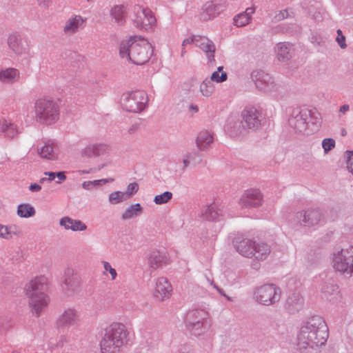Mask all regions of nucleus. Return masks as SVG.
Returning <instances> with one entry per match:
<instances>
[{
  "label": "nucleus",
  "instance_id": "f257e3e1",
  "mask_svg": "<svg viewBox=\"0 0 353 353\" xmlns=\"http://www.w3.org/2000/svg\"><path fill=\"white\" fill-rule=\"evenodd\" d=\"M328 327L324 319L314 315L303 321L296 334V347L301 353H315L328 339Z\"/></svg>",
  "mask_w": 353,
  "mask_h": 353
},
{
  "label": "nucleus",
  "instance_id": "f03ea898",
  "mask_svg": "<svg viewBox=\"0 0 353 353\" xmlns=\"http://www.w3.org/2000/svg\"><path fill=\"white\" fill-rule=\"evenodd\" d=\"M129 331L121 323H112L103 330L99 342L101 353H120L128 345Z\"/></svg>",
  "mask_w": 353,
  "mask_h": 353
},
{
  "label": "nucleus",
  "instance_id": "7ed1b4c3",
  "mask_svg": "<svg viewBox=\"0 0 353 353\" xmlns=\"http://www.w3.org/2000/svg\"><path fill=\"white\" fill-rule=\"evenodd\" d=\"M153 54V48L149 41L143 38L132 37L121 41L119 54L122 59L132 61L136 65L148 62Z\"/></svg>",
  "mask_w": 353,
  "mask_h": 353
},
{
  "label": "nucleus",
  "instance_id": "20e7f679",
  "mask_svg": "<svg viewBox=\"0 0 353 353\" xmlns=\"http://www.w3.org/2000/svg\"><path fill=\"white\" fill-rule=\"evenodd\" d=\"M232 243L239 254L257 261H265L271 252L270 247L268 243L256 241L243 235H237L234 237Z\"/></svg>",
  "mask_w": 353,
  "mask_h": 353
},
{
  "label": "nucleus",
  "instance_id": "39448f33",
  "mask_svg": "<svg viewBox=\"0 0 353 353\" xmlns=\"http://www.w3.org/2000/svg\"><path fill=\"white\" fill-rule=\"evenodd\" d=\"M46 279L44 277H35L25 286V293L28 298L29 305L33 313L39 316L48 305L49 299L44 293Z\"/></svg>",
  "mask_w": 353,
  "mask_h": 353
},
{
  "label": "nucleus",
  "instance_id": "423d86ee",
  "mask_svg": "<svg viewBox=\"0 0 353 353\" xmlns=\"http://www.w3.org/2000/svg\"><path fill=\"white\" fill-rule=\"evenodd\" d=\"M242 121L241 123L228 121L226 125L227 130L232 136L243 133L245 129L256 130L261 124V112L253 106H247L241 112Z\"/></svg>",
  "mask_w": 353,
  "mask_h": 353
},
{
  "label": "nucleus",
  "instance_id": "0eeeda50",
  "mask_svg": "<svg viewBox=\"0 0 353 353\" xmlns=\"http://www.w3.org/2000/svg\"><path fill=\"white\" fill-rule=\"evenodd\" d=\"M185 325L192 334L199 336L203 334L211 325L208 305H198L190 310L186 316Z\"/></svg>",
  "mask_w": 353,
  "mask_h": 353
},
{
  "label": "nucleus",
  "instance_id": "6e6552de",
  "mask_svg": "<svg viewBox=\"0 0 353 353\" xmlns=\"http://www.w3.org/2000/svg\"><path fill=\"white\" fill-rule=\"evenodd\" d=\"M34 108L35 119L40 123L52 125L59 119V105L50 97H41L37 99Z\"/></svg>",
  "mask_w": 353,
  "mask_h": 353
},
{
  "label": "nucleus",
  "instance_id": "1a4fd4ad",
  "mask_svg": "<svg viewBox=\"0 0 353 353\" xmlns=\"http://www.w3.org/2000/svg\"><path fill=\"white\" fill-rule=\"evenodd\" d=\"M148 104V94L143 90L126 92L121 97L123 109L129 112L141 113L146 109Z\"/></svg>",
  "mask_w": 353,
  "mask_h": 353
},
{
  "label": "nucleus",
  "instance_id": "9d476101",
  "mask_svg": "<svg viewBox=\"0 0 353 353\" xmlns=\"http://www.w3.org/2000/svg\"><path fill=\"white\" fill-rule=\"evenodd\" d=\"M332 265L336 272L345 276H351L353 274V246L334 253Z\"/></svg>",
  "mask_w": 353,
  "mask_h": 353
},
{
  "label": "nucleus",
  "instance_id": "9b49d317",
  "mask_svg": "<svg viewBox=\"0 0 353 353\" xmlns=\"http://www.w3.org/2000/svg\"><path fill=\"white\" fill-rule=\"evenodd\" d=\"M281 296V289L274 284L268 283L254 288L253 299L259 304L270 306L277 303Z\"/></svg>",
  "mask_w": 353,
  "mask_h": 353
},
{
  "label": "nucleus",
  "instance_id": "f8f14e48",
  "mask_svg": "<svg viewBox=\"0 0 353 353\" xmlns=\"http://www.w3.org/2000/svg\"><path fill=\"white\" fill-rule=\"evenodd\" d=\"M132 20L134 26L145 30L153 29L157 23L153 12L138 4L132 8Z\"/></svg>",
  "mask_w": 353,
  "mask_h": 353
},
{
  "label": "nucleus",
  "instance_id": "ddd939ff",
  "mask_svg": "<svg viewBox=\"0 0 353 353\" xmlns=\"http://www.w3.org/2000/svg\"><path fill=\"white\" fill-rule=\"evenodd\" d=\"M226 0H212L205 2L201 8L199 18L203 21H208L216 18L227 8Z\"/></svg>",
  "mask_w": 353,
  "mask_h": 353
},
{
  "label": "nucleus",
  "instance_id": "4468645a",
  "mask_svg": "<svg viewBox=\"0 0 353 353\" xmlns=\"http://www.w3.org/2000/svg\"><path fill=\"white\" fill-rule=\"evenodd\" d=\"M251 77L257 88L263 92H272L279 88V84L274 79L263 70H255L252 72Z\"/></svg>",
  "mask_w": 353,
  "mask_h": 353
},
{
  "label": "nucleus",
  "instance_id": "2eb2a0df",
  "mask_svg": "<svg viewBox=\"0 0 353 353\" xmlns=\"http://www.w3.org/2000/svg\"><path fill=\"white\" fill-rule=\"evenodd\" d=\"M310 109L307 108H294L288 120L289 125L297 131L302 132L307 127Z\"/></svg>",
  "mask_w": 353,
  "mask_h": 353
},
{
  "label": "nucleus",
  "instance_id": "dca6fc26",
  "mask_svg": "<svg viewBox=\"0 0 353 353\" xmlns=\"http://www.w3.org/2000/svg\"><path fill=\"white\" fill-rule=\"evenodd\" d=\"M7 44L9 49L17 56H22L28 53V40L18 32H13L8 35Z\"/></svg>",
  "mask_w": 353,
  "mask_h": 353
},
{
  "label": "nucleus",
  "instance_id": "f3484780",
  "mask_svg": "<svg viewBox=\"0 0 353 353\" xmlns=\"http://www.w3.org/2000/svg\"><path fill=\"white\" fill-rule=\"evenodd\" d=\"M80 312L74 307H69L63 310L57 319L56 324L58 327H70L76 325L80 322Z\"/></svg>",
  "mask_w": 353,
  "mask_h": 353
},
{
  "label": "nucleus",
  "instance_id": "a211bd4d",
  "mask_svg": "<svg viewBox=\"0 0 353 353\" xmlns=\"http://www.w3.org/2000/svg\"><path fill=\"white\" fill-rule=\"evenodd\" d=\"M263 201V196L259 189L251 188L244 192L240 198L239 204L243 208L260 207Z\"/></svg>",
  "mask_w": 353,
  "mask_h": 353
},
{
  "label": "nucleus",
  "instance_id": "6ab92c4d",
  "mask_svg": "<svg viewBox=\"0 0 353 353\" xmlns=\"http://www.w3.org/2000/svg\"><path fill=\"white\" fill-rule=\"evenodd\" d=\"M321 296L323 299L332 303H337L341 300L339 287L334 281H328L323 283Z\"/></svg>",
  "mask_w": 353,
  "mask_h": 353
},
{
  "label": "nucleus",
  "instance_id": "aec40b11",
  "mask_svg": "<svg viewBox=\"0 0 353 353\" xmlns=\"http://www.w3.org/2000/svg\"><path fill=\"white\" fill-rule=\"evenodd\" d=\"M196 39V46L202 50L208 59V63L212 65L215 62L214 53L216 46L212 41L207 37L198 35Z\"/></svg>",
  "mask_w": 353,
  "mask_h": 353
},
{
  "label": "nucleus",
  "instance_id": "412c9836",
  "mask_svg": "<svg viewBox=\"0 0 353 353\" xmlns=\"http://www.w3.org/2000/svg\"><path fill=\"white\" fill-rule=\"evenodd\" d=\"M296 218L302 225L310 227L317 225L320 222L322 214L319 209L310 208L299 212Z\"/></svg>",
  "mask_w": 353,
  "mask_h": 353
},
{
  "label": "nucleus",
  "instance_id": "4be33fe9",
  "mask_svg": "<svg viewBox=\"0 0 353 353\" xmlns=\"http://www.w3.org/2000/svg\"><path fill=\"white\" fill-rule=\"evenodd\" d=\"M81 285V278L74 270L68 268L64 272L63 289L67 294H72L78 290Z\"/></svg>",
  "mask_w": 353,
  "mask_h": 353
},
{
  "label": "nucleus",
  "instance_id": "5701e85b",
  "mask_svg": "<svg viewBox=\"0 0 353 353\" xmlns=\"http://www.w3.org/2000/svg\"><path fill=\"white\" fill-rule=\"evenodd\" d=\"M172 293V287L168 280L165 277H160L156 282L154 291V297L161 301L170 298Z\"/></svg>",
  "mask_w": 353,
  "mask_h": 353
},
{
  "label": "nucleus",
  "instance_id": "b1692460",
  "mask_svg": "<svg viewBox=\"0 0 353 353\" xmlns=\"http://www.w3.org/2000/svg\"><path fill=\"white\" fill-rule=\"evenodd\" d=\"M21 133L19 126L10 119H0V135L8 140H13Z\"/></svg>",
  "mask_w": 353,
  "mask_h": 353
},
{
  "label": "nucleus",
  "instance_id": "393cba45",
  "mask_svg": "<svg viewBox=\"0 0 353 353\" xmlns=\"http://www.w3.org/2000/svg\"><path fill=\"white\" fill-rule=\"evenodd\" d=\"M86 19L82 16L74 14L69 17L65 22L63 27V32L64 34L71 36L83 28Z\"/></svg>",
  "mask_w": 353,
  "mask_h": 353
},
{
  "label": "nucleus",
  "instance_id": "a878e982",
  "mask_svg": "<svg viewBox=\"0 0 353 353\" xmlns=\"http://www.w3.org/2000/svg\"><path fill=\"white\" fill-rule=\"evenodd\" d=\"M37 153L41 158L50 161H56L59 157L56 143L53 141L45 142L43 145L38 147Z\"/></svg>",
  "mask_w": 353,
  "mask_h": 353
},
{
  "label": "nucleus",
  "instance_id": "bb28decb",
  "mask_svg": "<svg viewBox=\"0 0 353 353\" xmlns=\"http://www.w3.org/2000/svg\"><path fill=\"white\" fill-rule=\"evenodd\" d=\"M223 215V208L216 203L205 206L201 212V216L207 221L219 220Z\"/></svg>",
  "mask_w": 353,
  "mask_h": 353
},
{
  "label": "nucleus",
  "instance_id": "cd10ccee",
  "mask_svg": "<svg viewBox=\"0 0 353 353\" xmlns=\"http://www.w3.org/2000/svg\"><path fill=\"white\" fill-rule=\"evenodd\" d=\"M59 225L65 230L83 232L87 230V225L79 219H74L70 216H63L59 219Z\"/></svg>",
  "mask_w": 353,
  "mask_h": 353
},
{
  "label": "nucleus",
  "instance_id": "c85d7f7f",
  "mask_svg": "<svg viewBox=\"0 0 353 353\" xmlns=\"http://www.w3.org/2000/svg\"><path fill=\"white\" fill-rule=\"evenodd\" d=\"M304 300L299 292L290 294L285 303V308L289 313L294 314L301 310L303 306Z\"/></svg>",
  "mask_w": 353,
  "mask_h": 353
},
{
  "label": "nucleus",
  "instance_id": "c756f323",
  "mask_svg": "<svg viewBox=\"0 0 353 353\" xmlns=\"http://www.w3.org/2000/svg\"><path fill=\"white\" fill-rule=\"evenodd\" d=\"M213 141V134L208 130L201 131L196 139V144L200 151L208 150L210 148Z\"/></svg>",
  "mask_w": 353,
  "mask_h": 353
},
{
  "label": "nucleus",
  "instance_id": "7c9ffc66",
  "mask_svg": "<svg viewBox=\"0 0 353 353\" xmlns=\"http://www.w3.org/2000/svg\"><path fill=\"white\" fill-rule=\"evenodd\" d=\"M20 79V72L14 68L0 70V82L5 84H13Z\"/></svg>",
  "mask_w": 353,
  "mask_h": 353
},
{
  "label": "nucleus",
  "instance_id": "2f4dec72",
  "mask_svg": "<svg viewBox=\"0 0 353 353\" xmlns=\"http://www.w3.org/2000/svg\"><path fill=\"white\" fill-rule=\"evenodd\" d=\"M255 11V6L247 8L244 12L238 14L234 17L233 24L236 27L245 26L251 22L252 14Z\"/></svg>",
  "mask_w": 353,
  "mask_h": 353
},
{
  "label": "nucleus",
  "instance_id": "473e14b6",
  "mask_svg": "<svg viewBox=\"0 0 353 353\" xmlns=\"http://www.w3.org/2000/svg\"><path fill=\"white\" fill-rule=\"evenodd\" d=\"M111 18L118 25L122 26L126 21L127 7L125 5H115L110 10Z\"/></svg>",
  "mask_w": 353,
  "mask_h": 353
},
{
  "label": "nucleus",
  "instance_id": "72a5a7b5",
  "mask_svg": "<svg viewBox=\"0 0 353 353\" xmlns=\"http://www.w3.org/2000/svg\"><path fill=\"white\" fill-rule=\"evenodd\" d=\"M275 52L278 59L282 62L292 57L291 46L287 43H279L275 48Z\"/></svg>",
  "mask_w": 353,
  "mask_h": 353
},
{
  "label": "nucleus",
  "instance_id": "f704fd0d",
  "mask_svg": "<svg viewBox=\"0 0 353 353\" xmlns=\"http://www.w3.org/2000/svg\"><path fill=\"white\" fill-rule=\"evenodd\" d=\"M148 263L151 268L157 269L166 263V256L159 250H152L148 257Z\"/></svg>",
  "mask_w": 353,
  "mask_h": 353
},
{
  "label": "nucleus",
  "instance_id": "c9c22d12",
  "mask_svg": "<svg viewBox=\"0 0 353 353\" xmlns=\"http://www.w3.org/2000/svg\"><path fill=\"white\" fill-rule=\"evenodd\" d=\"M143 212V208L140 203H134L127 208L121 214L123 220H128L139 216Z\"/></svg>",
  "mask_w": 353,
  "mask_h": 353
},
{
  "label": "nucleus",
  "instance_id": "e433bc0d",
  "mask_svg": "<svg viewBox=\"0 0 353 353\" xmlns=\"http://www.w3.org/2000/svg\"><path fill=\"white\" fill-rule=\"evenodd\" d=\"M17 214L21 218L28 219L34 216L36 210L31 204L23 203L17 206Z\"/></svg>",
  "mask_w": 353,
  "mask_h": 353
},
{
  "label": "nucleus",
  "instance_id": "4c0bfd02",
  "mask_svg": "<svg viewBox=\"0 0 353 353\" xmlns=\"http://www.w3.org/2000/svg\"><path fill=\"white\" fill-rule=\"evenodd\" d=\"M214 91V85L211 80L206 78L200 85V92L205 97H210Z\"/></svg>",
  "mask_w": 353,
  "mask_h": 353
},
{
  "label": "nucleus",
  "instance_id": "58836bf2",
  "mask_svg": "<svg viewBox=\"0 0 353 353\" xmlns=\"http://www.w3.org/2000/svg\"><path fill=\"white\" fill-rule=\"evenodd\" d=\"M208 79L211 80L212 83H222L227 80L228 74L223 71V67L219 66L217 68V70L211 74L210 78Z\"/></svg>",
  "mask_w": 353,
  "mask_h": 353
},
{
  "label": "nucleus",
  "instance_id": "ea45409f",
  "mask_svg": "<svg viewBox=\"0 0 353 353\" xmlns=\"http://www.w3.org/2000/svg\"><path fill=\"white\" fill-rule=\"evenodd\" d=\"M128 200L123 192L115 191L108 196V201L112 205H116Z\"/></svg>",
  "mask_w": 353,
  "mask_h": 353
},
{
  "label": "nucleus",
  "instance_id": "a19ab883",
  "mask_svg": "<svg viewBox=\"0 0 353 353\" xmlns=\"http://www.w3.org/2000/svg\"><path fill=\"white\" fill-rule=\"evenodd\" d=\"M172 198V193L165 191L163 194L157 195L154 198V202L157 205H162L168 203Z\"/></svg>",
  "mask_w": 353,
  "mask_h": 353
},
{
  "label": "nucleus",
  "instance_id": "79ce46f5",
  "mask_svg": "<svg viewBox=\"0 0 353 353\" xmlns=\"http://www.w3.org/2000/svg\"><path fill=\"white\" fill-rule=\"evenodd\" d=\"M93 145L95 157L108 154L110 151V147L107 144L95 143Z\"/></svg>",
  "mask_w": 353,
  "mask_h": 353
},
{
  "label": "nucleus",
  "instance_id": "37998d69",
  "mask_svg": "<svg viewBox=\"0 0 353 353\" xmlns=\"http://www.w3.org/2000/svg\"><path fill=\"white\" fill-rule=\"evenodd\" d=\"M80 155L82 158H93L94 157V145L90 144L81 150Z\"/></svg>",
  "mask_w": 353,
  "mask_h": 353
},
{
  "label": "nucleus",
  "instance_id": "c03bdc74",
  "mask_svg": "<svg viewBox=\"0 0 353 353\" xmlns=\"http://www.w3.org/2000/svg\"><path fill=\"white\" fill-rule=\"evenodd\" d=\"M308 13L315 21H320L323 19L322 12L317 7L314 8L313 6H310Z\"/></svg>",
  "mask_w": 353,
  "mask_h": 353
},
{
  "label": "nucleus",
  "instance_id": "a18cd8bd",
  "mask_svg": "<svg viewBox=\"0 0 353 353\" xmlns=\"http://www.w3.org/2000/svg\"><path fill=\"white\" fill-rule=\"evenodd\" d=\"M139 190V185L136 182L130 183L126 188V191L123 192L128 199H130Z\"/></svg>",
  "mask_w": 353,
  "mask_h": 353
},
{
  "label": "nucleus",
  "instance_id": "49530a36",
  "mask_svg": "<svg viewBox=\"0 0 353 353\" xmlns=\"http://www.w3.org/2000/svg\"><path fill=\"white\" fill-rule=\"evenodd\" d=\"M102 263L103 265V268H104L103 274L105 275L106 272H108L110 274L111 280L112 281L115 280L117 276V272L116 270L114 268H113L111 266L110 263L108 261H102Z\"/></svg>",
  "mask_w": 353,
  "mask_h": 353
},
{
  "label": "nucleus",
  "instance_id": "de8ad7c7",
  "mask_svg": "<svg viewBox=\"0 0 353 353\" xmlns=\"http://www.w3.org/2000/svg\"><path fill=\"white\" fill-rule=\"evenodd\" d=\"M310 113L308 122H311L312 124H318L321 123V114L316 109H310Z\"/></svg>",
  "mask_w": 353,
  "mask_h": 353
},
{
  "label": "nucleus",
  "instance_id": "09e8293b",
  "mask_svg": "<svg viewBox=\"0 0 353 353\" xmlns=\"http://www.w3.org/2000/svg\"><path fill=\"white\" fill-rule=\"evenodd\" d=\"M322 147L326 154L335 147V141L332 138H326L322 141Z\"/></svg>",
  "mask_w": 353,
  "mask_h": 353
},
{
  "label": "nucleus",
  "instance_id": "8fccbe9b",
  "mask_svg": "<svg viewBox=\"0 0 353 353\" xmlns=\"http://www.w3.org/2000/svg\"><path fill=\"white\" fill-rule=\"evenodd\" d=\"M8 235L7 240L12 239L14 236H19L21 234L20 229L15 225H8Z\"/></svg>",
  "mask_w": 353,
  "mask_h": 353
},
{
  "label": "nucleus",
  "instance_id": "3c124183",
  "mask_svg": "<svg viewBox=\"0 0 353 353\" xmlns=\"http://www.w3.org/2000/svg\"><path fill=\"white\" fill-rule=\"evenodd\" d=\"M347 168L353 175V151H346Z\"/></svg>",
  "mask_w": 353,
  "mask_h": 353
},
{
  "label": "nucleus",
  "instance_id": "603ef678",
  "mask_svg": "<svg viewBox=\"0 0 353 353\" xmlns=\"http://www.w3.org/2000/svg\"><path fill=\"white\" fill-rule=\"evenodd\" d=\"M290 17L288 10H281L276 14L274 19L276 21H281Z\"/></svg>",
  "mask_w": 353,
  "mask_h": 353
},
{
  "label": "nucleus",
  "instance_id": "864d4df0",
  "mask_svg": "<svg viewBox=\"0 0 353 353\" xmlns=\"http://www.w3.org/2000/svg\"><path fill=\"white\" fill-rule=\"evenodd\" d=\"M198 152L196 151H192V152H187L183 155V157H185L191 163L195 161L196 159L198 157Z\"/></svg>",
  "mask_w": 353,
  "mask_h": 353
},
{
  "label": "nucleus",
  "instance_id": "5fc2aeb1",
  "mask_svg": "<svg viewBox=\"0 0 353 353\" xmlns=\"http://www.w3.org/2000/svg\"><path fill=\"white\" fill-rule=\"evenodd\" d=\"M97 185H98V184H97V180L86 181L83 182V183H82V188L83 189L88 190H91Z\"/></svg>",
  "mask_w": 353,
  "mask_h": 353
},
{
  "label": "nucleus",
  "instance_id": "6e6d98bb",
  "mask_svg": "<svg viewBox=\"0 0 353 353\" xmlns=\"http://www.w3.org/2000/svg\"><path fill=\"white\" fill-rule=\"evenodd\" d=\"M8 225L0 223V238L7 240L8 234Z\"/></svg>",
  "mask_w": 353,
  "mask_h": 353
},
{
  "label": "nucleus",
  "instance_id": "4d7b16f0",
  "mask_svg": "<svg viewBox=\"0 0 353 353\" xmlns=\"http://www.w3.org/2000/svg\"><path fill=\"white\" fill-rule=\"evenodd\" d=\"M198 35H192L190 37L185 39L182 42V46L194 43L196 46V39H197Z\"/></svg>",
  "mask_w": 353,
  "mask_h": 353
},
{
  "label": "nucleus",
  "instance_id": "13d9d810",
  "mask_svg": "<svg viewBox=\"0 0 353 353\" xmlns=\"http://www.w3.org/2000/svg\"><path fill=\"white\" fill-rule=\"evenodd\" d=\"M336 40L339 43V46L341 47V48L345 49L347 47L345 43V37L344 35H338Z\"/></svg>",
  "mask_w": 353,
  "mask_h": 353
},
{
  "label": "nucleus",
  "instance_id": "bf43d9fd",
  "mask_svg": "<svg viewBox=\"0 0 353 353\" xmlns=\"http://www.w3.org/2000/svg\"><path fill=\"white\" fill-rule=\"evenodd\" d=\"M57 177L59 181H57L56 183L58 184H60L62 181H65L66 179V176L64 172H55V177Z\"/></svg>",
  "mask_w": 353,
  "mask_h": 353
},
{
  "label": "nucleus",
  "instance_id": "052dcab7",
  "mask_svg": "<svg viewBox=\"0 0 353 353\" xmlns=\"http://www.w3.org/2000/svg\"><path fill=\"white\" fill-rule=\"evenodd\" d=\"M213 288L223 297H225V299H227V300H228L229 301H232L233 299L232 297L226 295L223 290L222 289H221L217 285H214Z\"/></svg>",
  "mask_w": 353,
  "mask_h": 353
},
{
  "label": "nucleus",
  "instance_id": "680f3d73",
  "mask_svg": "<svg viewBox=\"0 0 353 353\" xmlns=\"http://www.w3.org/2000/svg\"><path fill=\"white\" fill-rule=\"evenodd\" d=\"M29 190L32 192H39L41 190V186L37 183H31L29 186Z\"/></svg>",
  "mask_w": 353,
  "mask_h": 353
},
{
  "label": "nucleus",
  "instance_id": "e2e57ef3",
  "mask_svg": "<svg viewBox=\"0 0 353 353\" xmlns=\"http://www.w3.org/2000/svg\"><path fill=\"white\" fill-rule=\"evenodd\" d=\"M98 185H105L108 183H111L114 181V179L108 178V179H103L97 180Z\"/></svg>",
  "mask_w": 353,
  "mask_h": 353
},
{
  "label": "nucleus",
  "instance_id": "0e129e2a",
  "mask_svg": "<svg viewBox=\"0 0 353 353\" xmlns=\"http://www.w3.org/2000/svg\"><path fill=\"white\" fill-rule=\"evenodd\" d=\"M44 174L46 176H48V181H52L55 179V172H44Z\"/></svg>",
  "mask_w": 353,
  "mask_h": 353
},
{
  "label": "nucleus",
  "instance_id": "69168bd1",
  "mask_svg": "<svg viewBox=\"0 0 353 353\" xmlns=\"http://www.w3.org/2000/svg\"><path fill=\"white\" fill-rule=\"evenodd\" d=\"M138 129H139V125L133 124L129 128L128 132L130 134H134V132H136L137 131Z\"/></svg>",
  "mask_w": 353,
  "mask_h": 353
},
{
  "label": "nucleus",
  "instance_id": "338daca9",
  "mask_svg": "<svg viewBox=\"0 0 353 353\" xmlns=\"http://www.w3.org/2000/svg\"><path fill=\"white\" fill-rule=\"evenodd\" d=\"M349 110H350V105L347 104H345V105L341 106V108L339 109V112L343 114H345L347 111H349Z\"/></svg>",
  "mask_w": 353,
  "mask_h": 353
},
{
  "label": "nucleus",
  "instance_id": "774afa93",
  "mask_svg": "<svg viewBox=\"0 0 353 353\" xmlns=\"http://www.w3.org/2000/svg\"><path fill=\"white\" fill-rule=\"evenodd\" d=\"M191 162L189 161L185 157H183V170L186 169L190 165Z\"/></svg>",
  "mask_w": 353,
  "mask_h": 353
}]
</instances>
